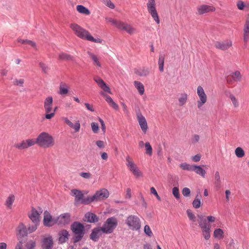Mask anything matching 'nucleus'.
<instances>
[{
    "label": "nucleus",
    "mask_w": 249,
    "mask_h": 249,
    "mask_svg": "<svg viewBox=\"0 0 249 249\" xmlns=\"http://www.w3.org/2000/svg\"><path fill=\"white\" fill-rule=\"evenodd\" d=\"M101 94L103 95V96L105 98V99L108 103V104H110L111 102L113 101L109 95L105 94L103 92H101Z\"/></svg>",
    "instance_id": "nucleus-62"
},
{
    "label": "nucleus",
    "mask_w": 249,
    "mask_h": 249,
    "mask_svg": "<svg viewBox=\"0 0 249 249\" xmlns=\"http://www.w3.org/2000/svg\"><path fill=\"white\" fill-rule=\"evenodd\" d=\"M229 98L231 99L233 107L235 108L238 107L239 106V102L237 100V99L235 97L234 95H233L232 94H230L229 95Z\"/></svg>",
    "instance_id": "nucleus-43"
},
{
    "label": "nucleus",
    "mask_w": 249,
    "mask_h": 249,
    "mask_svg": "<svg viewBox=\"0 0 249 249\" xmlns=\"http://www.w3.org/2000/svg\"><path fill=\"white\" fill-rule=\"evenodd\" d=\"M215 10V8L212 5L202 4L196 7V14L201 15L209 12H213Z\"/></svg>",
    "instance_id": "nucleus-14"
},
{
    "label": "nucleus",
    "mask_w": 249,
    "mask_h": 249,
    "mask_svg": "<svg viewBox=\"0 0 249 249\" xmlns=\"http://www.w3.org/2000/svg\"><path fill=\"white\" fill-rule=\"evenodd\" d=\"M44 111L45 112V118L50 120L54 117V113L53 111V99L52 96L47 97L43 103Z\"/></svg>",
    "instance_id": "nucleus-5"
},
{
    "label": "nucleus",
    "mask_w": 249,
    "mask_h": 249,
    "mask_svg": "<svg viewBox=\"0 0 249 249\" xmlns=\"http://www.w3.org/2000/svg\"><path fill=\"white\" fill-rule=\"evenodd\" d=\"M117 225V219L115 218L112 217L107 219L101 228L102 229L103 233L107 234L111 233L116 228Z\"/></svg>",
    "instance_id": "nucleus-9"
},
{
    "label": "nucleus",
    "mask_w": 249,
    "mask_h": 249,
    "mask_svg": "<svg viewBox=\"0 0 249 249\" xmlns=\"http://www.w3.org/2000/svg\"><path fill=\"white\" fill-rule=\"evenodd\" d=\"M53 245V241L52 236H48L43 239L42 245L43 249H52Z\"/></svg>",
    "instance_id": "nucleus-24"
},
{
    "label": "nucleus",
    "mask_w": 249,
    "mask_h": 249,
    "mask_svg": "<svg viewBox=\"0 0 249 249\" xmlns=\"http://www.w3.org/2000/svg\"><path fill=\"white\" fill-rule=\"evenodd\" d=\"M243 32H249V17H247L243 26Z\"/></svg>",
    "instance_id": "nucleus-49"
},
{
    "label": "nucleus",
    "mask_w": 249,
    "mask_h": 249,
    "mask_svg": "<svg viewBox=\"0 0 249 249\" xmlns=\"http://www.w3.org/2000/svg\"><path fill=\"white\" fill-rule=\"evenodd\" d=\"M76 11L81 14L85 16H89L90 14V11L87 7L82 5H77L76 7Z\"/></svg>",
    "instance_id": "nucleus-27"
},
{
    "label": "nucleus",
    "mask_w": 249,
    "mask_h": 249,
    "mask_svg": "<svg viewBox=\"0 0 249 249\" xmlns=\"http://www.w3.org/2000/svg\"><path fill=\"white\" fill-rule=\"evenodd\" d=\"M94 80L104 91L111 93L109 87L107 85L105 82L101 78L99 77H95Z\"/></svg>",
    "instance_id": "nucleus-23"
},
{
    "label": "nucleus",
    "mask_w": 249,
    "mask_h": 249,
    "mask_svg": "<svg viewBox=\"0 0 249 249\" xmlns=\"http://www.w3.org/2000/svg\"><path fill=\"white\" fill-rule=\"evenodd\" d=\"M34 224H35L34 225L29 226L28 228V231L30 233L35 231L37 229L38 224V223H34Z\"/></svg>",
    "instance_id": "nucleus-61"
},
{
    "label": "nucleus",
    "mask_w": 249,
    "mask_h": 249,
    "mask_svg": "<svg viewBox=\"0 0 249 249\" xmlns=\"http://www.w3.org/2000/svg\"><path fill=\"white\" fill-rule=\"evenodd\" d=\"M58 58L60 60L70 61L72 60L73 57L70 54L64 53H61L58 54Z\"/></svg>",
    "instance_id": "nucleus-37"
},
{
    "label": "nucleus",
    "mask_w": 249,
    "mask_h": 249,
    "mask_svg": "<svg viewBox=\"0 0 249 249\" xmlns=\"http://www.w3.org/2000/svg\"><path fill=\"white\" fill-rule=\"evenodd\" d=\"M179 167L182 169L184 170L187 171H192L193 165H190V164L184 162L182 163L179 165Z\"/></svg>",
    "instance_id": "nucleus-44"
},
{
    "label": "nucleus",
    "mask_w": 249,
    "mask_h": 249,
    "mask_svg": "<svg viewBox=\"0 0 249 249\" xmlns=\"http://www.w3.org/2000/svg\"><path fill=\"white\" fill-rule=\"evenodd\" d=\"M101 1L109 8L112 9H114L115 5L110 0H101Z\"/></svg>",
    "instance_id": "nucleus-46"
},
{
    "label": "nucleus",
    "mask_w": 249,
    "mask_h": 249,
    "mask_svg": "<svg viewBox=\"0 0 249 249\" xmlns=\"http://www.w3.org/2000/svg\"><path fill=\"white\" fill-rule=\"evenodd\" d=\"M84 220L90 223L95 222L98 221V217L95 214L89 212L85 214Z\"/></svg>",
    "instance_id": "nucleus-26"
},
{
    "label": "nucleus",
    "mask_w": 249,
    "mask_h": 249,
    "mask_svg": "<svg viewBox=\"0 0 249 249\" xmlns=\"http://www.w3.org/2000/svg\"><path fill=\"white\" fill-rule=\"evenodd\" d=\"M102 233H103V232L101 228H95L93 230L90 234V238L92 240L96 241L102 235Z\"/></svg>",
    "instance_id": "nucleus-25"
},
{
    "label": "nucleus",
    "mask_w": 249,
    "mask_h": 249,
    "mask_svg": "<svg viewBox=\"0 0 249 249\" xmlns=\"http://www.w3.org/2000/svg\"><path fill=\"white\" fill-rule=\"evenodd\" d=\"M70 28L73 31L74 34L82 39L97 43H102V39L99 38H94L88 30L76 23H71L70 25Z\"/></svg>",
    "instance_id": "nucleus-1"
},
{
    "label": "nucleus",
    "mask_w": 249,
    "mask_h": 249,
    "mask_svg": "<svg viewBox=\"0 0 249 249\" xmlns=\"http://www.w3.org/2000/svg\"><path fill=\"white\" fill-rule=\"evenodd\" d=\"M134 85L138 90L139 94L141 95H143L144 92V87L142 83L138 81H134Z\"/></svg>",
    "instance_id": "nucleus-33"
},
{
    "label": "nucleus",
    "mask_w": 249,
    "mask_h": 249,
    "mask_svg": "<svg viewBox=\"0 0 249 249\" xmlns=\"http://www.w3.org/2000/svg\"><path fill=\"white\" fill-rule=\"evenodd\" d=\"M15 199V197L14 195H10L7 198L6 201H5V205L7 206V207L9 209H12V205L13 203H14Z\"/></svg>",
    "instance_id": "nucleus-35"
},
{
    "label": "nucleus",
    "mask_w": 249,
    "mask_h": 249,
    "mask_svg": "<svg viewBox=\"0 0 249 249\" xmlns=\"http://www.w3.org/2000/svg\"><path fill=\"white\" fill-rule=\"evenodd\" d=\"M80 176L86 179H89L91 177V174L89 172H82L80 174Z\"/></svg>",
    "instance_id": "nucleus-54"
},
{
    "label": "nucleus",
    "mask_w": 249,
    "mask_h": 249,
    "mask_svg": "<svg viewBox=\"0 0 249 249\" xmlns=\"http://www.w3.org/2000/svg\"><path fill=\"white\" fill-rule=\"evenodd\" d=\"M98 120L100 122L101 125V128L104 133L106 132V127L105 125V124L104 121L100 118H98Z\"/></svg>",
    "instance_id": "nucleus-64"
},
{
    "label": "nucleus",
    "mask_w": 249,
    "mask_h": 249,
    "mask_svg": "<svg viewBox=\"0 0 249 249\" xmlns=\"http://www.w3.org/2000/svg\"><path fill=\"white\" fill-rule=\"evenodd\" d=\"M144 232L148 236L151 237L153 233L150 227L148 225H145L144 227Z\"/></svg>",
    "instance_id": "nucleus-47"
},
{
    "label": "nucleus",
    "mask_w": 249,
    "mask_h": 249,
    "mask_svg": "<svg viewBox=\"0 0 249 249\" xmlns=\"http://www.w3.org/2000/svg\"><path fill=\"white\" fill-rule=\"evenodd\" d=\"M192 171L195 172L197 174L204 178L206 171L200 166L193 165Z\"/></svg>",
    "instance_id": "nucleus-34"
},
{
    "label": "nucleus",
    "mask_w": 249,
    "mask_h": 249,
    "mask_svg": "<svg viewBox=\"0 0 249 249\" xmlns=\"http://www.w3.org/2000/svg\"><path fill=\"white\" fill-rule=\"evenodd\" d=\"M146 6L148 13L150 14L153 19L157 24H159L160 20L156 9L155 0H148Z\"/></svg>",
    "instance_id": "nucleus-8"
},
{
    "label": "nucleus",
    "mask_w": 249,
    "mask_h": 249,
    "mask_svg": "<svg viewBox=\"0 0 249 249\" xmlns=\"http://www.w3.org/2000/svg\"><path fill=\"white\" fill-rule=\"evenodd\" d=\"M70 217L69 213L61 214L56 219V224L60 225L68 224L70 222Z\"/></svg>",
    "instance_id": "nucleus-19"
},
{
    "label": "nucleus",
    "mask_w": 249,
    "mask_h": 249,
    "mask_svg": "<svg viewBox=\"0 0 249 249\" xmlns=\"http://www.w3.org/2000/svg\"><path fill=\"white\" fill-rule=\"evenodd\" d=\"M71 228L72 231L75 234V237L74 239V242L76 243L79 242L84 234V227L83 225L78 222H74L71 226Z\"/></svg>",
    "instance_id": "nucleus-7"
},
{
    "label": "nucleus",
    "mask_w": 249,
    "mask_h": 249,
    "mask_svg": "<svg viewBox=\"0 0 249 249\" xmlns=\"http://www.w3.org/2000/svg\"><path fill=\"white\" fill-rule=\"evenodd\" d=\"M68 93V87L65 83H61L58 93L60 95H66Z\"/></svg>",
    "instance_id": "nucleus-36"
},
{
    "label": "nucleus",
    "mask_w": 249,
    "mask_h": 249,
    "mask_svg": "<svg viewBox=\"0 0 249 249\" xmlns=\"http://www.w3.org/2000/svg\"><path fill=\"white\" fill-rule=\"evenodd\" d=\"M188 100V94L185 92L181 93L179 94V96L178 98V105L180 107L184 106Z\"/></svg>",
    "instance_id": "nucleus-29"
},
{
    "label": "nucleus",
    "mask_w": 249,
    "mask_h": 249,
    "mask_svg": "<svg viewBox=\"0 0 249 249\" xmlns=\"http://www.w3.org/2000/svg\"><path fill=\"white\" fill-rule=\"evenodd\" d=\"M91 126L92 131L95 133H97L99 131V126L97 123L93 122L91 124Z\"/></svg>",
    "instance_id": "nucleus-51"
},
{
    "label": "nucleus",
    "mask_w": 249,
    "mask_h": 249,
    "mask_svg": "<svg viewBox=\"0 0 249 249\" xmlns=\"http://www.w3.org/2000/svg\"><path fill=\"white\" fill-rule=\"evenodd\" d=\"M43 224L45 226L52 227L56 224V219L53 218L48 211L44 213Z\"/></svg>",
    "instance_id": "nucleus-17"
},
{
    "label": "nucleus",
    "mask_w": 249,
    "mask_h": 249,
    "mask_svg": "<svg viewBox=\"0 0 249 249\" xmlns=\"http://www.w3.org/2000/svg\"><path fill=\"white\" fill-rule=\"evenodd\" d=\"M62 119L70 127L74 130L75 133L79 132L81 127L79 121H76L75 123L73 124L68 117H63Z\"/></svg>",
    "instance_id": "nucleus-18"
},
{
    "label": "nucleus",
    "mask_w": 249,
    "mask_h": 249,
    "mask_svg": "<svg viewBox=\"0 0 249 249\" xmlns=\"http://www.w3.org/2000/svg\"><path fill=\"white\" fill-rule=\"evenodd\" d=\"M137 118L142 131L146 133L148 127L145 118L139 112L137 114Z\"/></svg>",
    "instance_id": "nucleus-16"
},
{
    "label": "nucleus",
    "mask_w": 249,
    "mask_h": 249,
    "mask_svg": "<svg viewBox=\"0 0 249 249\" xmlns=\"http://www.w3.org/2000/svg\"><path fill=\"white\" fill-rule=\"evenodd\" d=\"M243 39L244 44L246 45L247 43L249 41V32H243Z\"/></svg>",
    "instance_id": "nucleus-50"
},
{
    "label": "nucleus",
    "mask_w": 249,
    "mask_h": 249,
    "mask_svg": "<svg viewBox=\"0 0 249 249\" xmlns=\"http://www.w3.org/2000/svg\"><path fill=\"white\" fill-rule=\"evenodd\" d=\"M199 136L198 135L195 134L192 136L191 142L193 143H196L199 141Z\"/></svg>",
    "instance_id": "nucleus-60"
},
{
    "label": "nucleus",
    "mask_w": 249,
    "mask_h": 249,
    "mask_svg": "<svg viewBox=\"0 0 249 249\" xmlns=\"http://www.w3.org/2000/svg\"><path fill=\"white\" fill-rule=\"evenodd\" d=\"M197 220L200 228L202 229V232L203 237L206 240H208L211 236V226L207 223V220L204 219L202 216H199Z\"/></svg>",
    "instance_id": "nucleus-10"
},
{
    "label": "nucleus",
    "mask_w": 249,
    "mask_h": 249,
    "mask_svg": "<svg viewBox=\"0 0 249 249\" xmlns=\"http://www.w3.org/2000/svg\"><path fill=\"white\" fill-rule=\"evenodd\" d=\"M39 67L41 68L42 71L45 73H47L49 70L48 67L42 62L39 63Z\"/></svg>",
    "instance_id": "nucleus-56"
},
{
    "label": "nucleus",
    "mask_w": 249,
    "mask_h": 249,
    "mask_svg": "<svg viewBox=\"0 0 249 249\" xmlns=\"http://www.w3.org/2000/svg\"><path fill=\"white\" fill-rule=\"evenodd\" d=\"M42 211L40 207L37 210L32 208L31 213L29 214V217L34 223H39V216Z\"/></svg>",
    "instance_id": "nucleus-15"
},
{
    "label": "nucleus",
    "mask_w": 249,
    "mask_h": 249,
    "mask_svg": "<svg viewBox=\"0 0 249 249\" xmlns=\"http://www.w3.org/2000/svg\"><path fill=\"white\" fill-rule=\"evenodd\" d=\"M35 145V139H27L20 142L15 143L14 147L19 150L27 149L30 146Z\"/></svg>",
    "instance_id": "nucleus-13"
},
{
    "label": "nucleus",
    "mask_w": 249,
    "mask_h": 249,
    "mask_svg": "<svg viewBox=\"0 0 249 249\" xmlns=\"http://www.w3.org/2000/svg\"><path fill=\"white\" fill-rule=\"evenodd\" d=\"M182 193L184 196H188L190 194L191 191L189 188L185 187L183 189Z\"/></svg>",
    "instance_id": "nucleus-58"
},
{
    "label": "nucleus",
    "mask_w": 249,
    "mask_h": 249,
    "mask_svg": "<svg viewBox=\"0 0 249 249\" xmlns=\"http://www.w3.org/2000/svg\"><path fill=\"white\" fill-rule=\"evenodd\" d=\"M71 195L75 197L74 201L76 203H81L84 204H89V203H86L88 199V197L86 198H84V194L81 191L77 189H72L71 191Z\"/></svg>",
    "instance_id": "nucleus-12"
},
{
    "label": "nucleus",
    "mask_w": 249,
    "mask_h": 249,
    "mask_svg": "<svg viewBox=\"0 0 249 249\" xmlns=\"http://www.w3.org/2000/svg\"><path fill=\"white\" fill-rule=\"evenodd\" d=\"M213 236L215 238L222 239L224 237V231L220 228L216 229L214 231Z\"/></svg>",
    "instance_id": "nucleus-39"
},
{
    "label": "nucleus",
    "mask_w": 249,
    "mask_h": 249,
    "mask_svg": "<svg viewBox=\"0 0 249 249\" xmlns=\"http://www.w3.org/2000/svg\"><path fill=\"white\" fill-rule=\"evenodd\" d=\"M24 80L23 79H15L14 81V85L16 86H23L24 83Z\"/></svg>",
    "instance_id": "nucleus-53"
},
{
    "label": "nucleus",
    "mask_w": 249,
    "mask_h": 249,
    "mask_svg": "<svg viewBox=\"0 0 249 249\" xmlns=\"http://www.w3.org/2000/svg\"><path fill=\"white\" fill-rule=\"evenodd\" d=\"M109 196L108 190L105 188H102L96 192L92 196H89L88 199L85 201L86 203H90L93 201H98L107 198Z\"/></svg>",
    "instance_id": "nucleus-3"
},
{
    "label": "nucleus",
    "mask_w": 249,
    "mask_h": 249,
    "mask_svg": "<svg viewBox=\"0 0 249 249\" xmlns=\"http://www.w3.org/2000/svg\"><path fill=\"white\" fill-rule=\"evenodd\" d=\"M196 92L199 97V100L197 101V107L198 108L200 109L203 105L207 102V96L203 88L201 86L197 87Z\"/></svg>",
    "instance_id": "nucleus-11"
},
{
    "label": "nucleus",
    "mask_w": 249,
    "mask_h": 249,
    "mask_svg": "<svg viewBox=\"0 0 249 249\" xmlns=\"http://www.w3.org/2000/svg\"><path fill=\"white\" fill-rule=\"evenodd\" d=\"M241 75L239 71H236L231 74L232 80L228 79L227 81L229 83H232L233 81H239L241 79Z\"/></svg>",
    "instance_id": "nucleus-30"
},
{
    "label": "nucleus",
    "mask_w": 249,
    "mask_h": 249,
    "mask_svg": "<svg viewBox=\"0 0 249 249\" xmlns=\"http://www.w3.org/2000/svg\"><path fill=\"white\" fill-rule=\"evenodd\" d=\"M122 31H125L129 35L134 34L136 33V29L131 25L122 21L118 29Z\"/></svg>",
    "instance_id": "nucleus-20"
},
{
    "label": "nucleus",
    "mask_w": 249,
    "mask_h": 249,
    "mask_svg": "<svg viewBox=\"0 0 249 249\" xmlns=\"http://www.w3.org/2000/svg\"><path fill=\"white\" fill-rule=\"evenodd\" d=\"M237 8L241 10H243L244 9V8L246 7V5L244 2L243 1L239 0L237 2Z\"/></svg>",
    "instance_id": "nucleus-55"
},
{
    "label": "nucleus",
    "mask_w": 249,
    "mask_h": 249,
    "mask_svg": "<svg viewBox=\"0 0 249 249\" xmlns=\"http://www.w3.org/2000/svg\"><path fill=\"white\" fill-rule=\"evenodd\" d=\"M105 20L107 23H111L112 25L115 26L117 29H119L122 22L121 20H117L109 17H106L105 18Z\"/></svg>",
    "instance_id": "nucleus-32"
},
{
    "label": "nucleus",
    "mask_w": 249,
    "mask_h": 249,
    "mask_svg": "<svg viewBox=\"0 0 249 249\" xmlns=\"http://www.w3.org/2000/svg\"><path fill=\"white\" fill-rule=\"evenodd\" d=\"M235 154L237 158H242L245 155V151L242 148L238 147L235 149Z\"/></svg>",
    "instance_id": "nucleus-41"
},
{
    "label": "nucleus",
    "mask_w": 249,
    "mask_h": 249,
    "mask_svg": "<svg viewBox=\"0 0 249 249\" xmlns=\"http://www.w3.org/2000/svg\"><path fill=\"white\" fill-rule=\"evenodd\" d=\"M18 234L22 236H26L27 234V231L26 227L23 224H20L18 228Z\"/></svg>",
    "instance_id": "nucleus-38"
},
{
    "label": "nucleus",
    "mask_w": 249,
    "mask_h": 249,
    "mask_svg": "<svg viewBox=\"0 0 249 249\" xmlns=\"http://www.w3.org/2000/svg\"><path fill=\"white\" fill-rule=\"evenodd\" d=\"M172 193L174 196L177 198L178 199L179 198V189L178 188L175 187L173 188Z\"/></svg>",
    "instance_id": "nucleus-52"
},
{
    "label": "nucleus",
    "mask_w": 249,
    "mask_h": 249,
    "mask_svg": "<svg viewBox=\"0 0 249 249\" xmlns=\"http://www.w3.org/2000/svg\"><path fill=\"white\" fill-rule=\"evenodd\" d=\"M193 206L196 208H199L201 206V196L197 195L193 202Z\"/></svg>",
    "instance_id": "nucleus-40"
},
{
    "label": "nucleus",
    "mask_w": 249,
    "mask_h": 249,
    "mask_svg": "<svg viewBox=\"0 0 249 249\" xmlns=\"http://www.w3.org/2000/svg\"><path fill=\"white\" fill-rule=\"evenodd\" d=\"M58 236L59 243L63 244L69 240L70 235L67 230H62L58 232Z\"/></svg>",
    "instance_id": "nucleus-22"
},
{
    "label": "nucleus",
    "mask_w": 249,
    "mask_h": 249,
    "mask_svg": "<svg viewBox=\"0 0 249 249\" xmlns=\"http://www.w3.org/2000/svg\"><path fill=\"white\" fill-rule=\"evenodd\" d=\"M145 150H146V154L151 156L152 154V148L149 142H146L145 143Z\"/></svg>",
    "instance_id": "nucleus-45"
},
{
    "label": "nucleus",
    "mask_w": 249,
    "mask_h": 249,
    "mask_svg": "<svg viewBox=\"0 0 249 249\" xmlns=\"http://www.w3.org/2000/svg\"><path fill=\"white\" fill-rule=\"evenodd\" d=\"M232 45V42L231 40H226L224 41L219 42L217 41L215 43V47L216 48L225 51L228 50L231 47Z\"/></svg>",
    "instance_id": "nucleus-21"
},
{
    "label": "nucleus",
    "mask_w": 249,
    "mask_h": 249,
    "mask_svg": "<svg viewBox=\"0 0 249 249\" xmlns=\"http://www.w3.org/2000/svg\"><path fill=\"white\" fill-rule=\"evenodd\" d=\"M150 192L151 194L154 195L159 200H160V198L154 187H152L150 188Z\"/></svg>",
    "instance_id": "nucleus-63"
},
{
    "label": "nucleus",
    "mask_w": 249,
    "mask_h": 249,
    "mask_svg": "<svg viewBox=\"0 0 249 249\" xmlns=\"http://www.w3.org/2000/svg\"><path fill=\"white\" fill-rule=\"evenodd\" d=\"M125 223L132 231H139L141 228V220L136 215H129L125 220Z\"/></svg>",
    "instance_id": "nucleus-4"
},
{
    "label": "nucleus",
    "mask_w": 249,
    "mask_h": 249,
    "mask_svg": "<svg viewBox=\"0 0 249 249\" xmlns=\"http://www.w3.org/2000/svg\"><path fill=\"white\" fill-rule=\"evenodd\" d=\"M26 247L27 249H34L35 247V243L33 241H29L26 244Z\"/></svg>",
    "instance_id": "nucleus-59"
},
{
    "label": "nucleus",
    "mask_w": 249,
    "mask_h": 249,
    "mask_svg": "<svg viewBox=\"0 0 249 249\" xmlns=\"http://www.w3.org/2000/svg\"><path fill=\"white\" fill-rule=\"evenodd\" d=\"M214 185L216 189L218 190L221 186V180L220 174L218 171H216L214 176Z\"/></svg>",
    "instance_id": "nucleus-28"
},
{
    "label": "nucleus",
    "mask_w": 249,
    "mask_h": 249,
    "mask_svg": "<svg viewBox=\"0 0 249 249\" xmlns=\"http://www.w3.org/2000/svg\"><path fill=\"white\" fill-rule=\"evenodd\" d=\"M187 213L188 216L189 217L190 220H192L194 222L196 221V217L190 210H188L187 211Z\"/></svg>",
    "instance_id": "nucleus-57"
},
{
    "label": "nucleus",
    "mask_w": 249,
    "mask_h": 249,
    "mask_svg": "<svg viewBox=\"0 0 249 249\" xmlns=\"http://www.w3.org/2000/svg\"><path fill=\"white\" fill-rule=\"evenodd\" d=\"M150 73V69L148 68L143 67L138 72L137 74L140 76H146Z\"/></svg>",
    "instance_id": "nucleus-42"
},
{
    "label": "nucleus",
    "mask_w": 249,
    "mask_h": 249,
    "mask_svg": "<svg viewBox=\"0 0 249 249\" xmlns=\"http://www.w3.org/2000/svg\"><path fill=\"white\" fill-rule=\"evenodd\" d=\"M88 54L90 59L93 61V65L98 67H101V64L99 61V59L96 55L90 52H88Z\"/></svg>",
    "instance_id": "nucleus-31"
},
{
    "label": "nucleus",
    "mask_w": 249,
    "mask_h": 249,
    "mask_svg": "<svg viewBox=\"0 0 249 249\" xmlns=\"http://www.w3.org/2000/svg\"><path fill=\"white\" fill-rule=\"evenodd\" d=\"M158 64L159 66V70L160 71H163V66H164V58L162 56H160L159 59Z\"/></svg>",
    "instance_id": "nucleus-48"
},
{
    "label": "nucleus",
    "mask_w": 249,
    "mask_h": 249,
    "mask_svg": "<svg viewBox=\"0 0 249 249\" xmlns=\"http://www.w3.org/2000/svg\"><path fill=\"white\" fill-rule=\"evenodd\" d=\"M35 144H37L38 146L44 148H47L53 147L55 144V141L53 137L47 132H41L35 139Z\"/></svg>",
    "instance_id": "nucleus-2"
},
{
    "label": "nucleus",
    "mask_w": 249,
    "mask_h": 249,
    "mask_svg": "<svg viewBox=\"0 0 249 249\" xmlns=\"http://www.w3.org/2000/svg\"><path fill=\"white\" fill-rule=\"evenodd\" d=\"M126 165L128 169L136 178L142 177V172L130 156H127L126 157Z\"/></svg>",
    "instance_id": "nucleus-6"
}]
</instances>
